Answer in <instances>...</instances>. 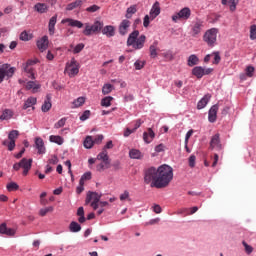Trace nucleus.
I'll return each mask as SVG.
<instances>
[{
	"label": "nucleus",
	"instance_id": "nucleus-1",
	"mask_svg": "<svg viewBox=\"0 0 256 256\" xmlns=\"http://www.w3.org/2000/svg\"><path fill=\"white\" fill-rule=\"evenodd\" d=\"M173 181V168L167 164L158 168L150 167L144 171V183L156 189H164Z\"/></svg>",
	"mask_w": 256,
	"mask_h": 256
},
{
	"label": "nucleus",
	"instance_id": "nucleus-2",
	"mask_svg": "<svg viewBox=\"0 0 256 256\" xmlns=\"http://www.w3.org/2000/svg\"><path fill=\"white\" fill-rule=\"evenodd\" d=\"M147 37L145 35L139 36V30H134L132 33L129 34L127 39V47H133L135 51H139L145 47V41Z\"/></svg>",
	"mask_w": 256,
	"mask_h": 256
},
{
	"label": "nucleus",
	"instance_id": "nucleus-3",
	"mask_svg": "<svg viewBox=\"0 0 256 256\" xmlns=\"http://www.w3.org/2000/svg\"><path fill=\"white\" fill-rule=\"evenodd\" d=\"M101 197H103V194L89 191L86 195L85 205H89L90 203V207H92L94 211H97L99 209V201H101Z\"/></svg>",
	"mask_w": 256,
	"mask_h": 256
},
{
	"label": "nucleus",
	"instance_id": "nucleus-4",
	"mask_svg": "<svg viewBox=\"0 0 256 256\" xmlns=\"http://www.w3.org/2000/svg\"><path fill=\"white\" fill-rule=\"evenodd\" d=\"M217 33H219V29L211 28L208 29L203 36V40L207 43L208 47H215V43H217Z\"/></svg>",
	"mask_w": 256,
	"mask_h": 256
},
{
	"label": "nucleus",
	"instance_id": "nucleus-5",
	"mask_svg": "<svg viewBox=\"0 0 256 256\" xmlns=\"http://www.w3.org/2000/svg\"><path fill=\"white\" fill-rule=\"evenodd\" d=\"M103 29V22L96 20L92 25L89 23L85 24V29L83 30V35L86 37H91L93 33H98V31H102Z\"/></svg>",
	"mask_w": 256,
	"mask_h": 256
},
{
	"label": "nucleus",
	"instance_id": "nucleus-6",
	"mask_svg": "<svg viewBox=\"0 0 256 256\" xmlns=\"http://www.w3.org/2000/svg\"><path fill=\"white\" fill-rule=\"evenodd\" d=\"M191 17V8L184 7L179 12L172 15V21L177 23L178 21H187Z\"/></svg>",
	"mask_w": 256,
	"mask_h": 256
},
{
	"label": "nucleus",
	"instance_id": "nucleus-7",
	"mask_svg": "<svg viewBox=\"0 0 256 256\" xmlns=\"http://www.w3.org/2000/svg\"><path fill=\"white\" fill-rule=\"evenodd\" d=\"M15 75V67H11L9 64H2L0 66V83H3L5 77H13Z\"/></svg>",
	"mask_w": 256,
	"mask_h": 256
},
{
	"label": "nucleus",
	"instance_id": "nucleus-8",
	"mask_svg": "<svg viewBox=\"0 0 256 256\" xmlns=\"http://www.w3.org/2000/svg\"><path fill=\"white\" fill-rule=\"evenodd\" d=\"M39 63V60H27L26 63L22 65V69L24 73H27L29 79H32V81H35V72L33 69V65H37Z\"/></svg>",
	"mask_w": 256,
	"mask_h": 256
},
{
	"label": "nucleus",
	"instance_id": "nucleus-9",
	"mask_svg": "<svg viewBox=\"0 0 256 256\" xmlns=\"http://www.w3.org/2000/svg\"><path fill=\"white\" fill-rule=\"evenodd\" d=\"M81 65L77 60L73 57L71 60L66 63V70L69 71V77H75V75L79 74V69Z\"/></svg>",
	"mask_w": 256,
	"mask_h": 256
},
{
	"label": "nucleus",
	"instance_id": "nucleus-10",
	"mask_svg": "<svg viewBox=\"0 0 256 256\" xmlns=\"http://www.w3.org/2000/svg\"><path fill=\"white\" fill-rule=\"evenodd\" d=\"M129 27H131V21L129 19H124L118 26V33L122 37H125L129 33Z\"/></svg>",
	"mask_w": 256,
	"mask_h": 256
},
{
	"label": "nucleus",
	"instance_id": "nucleus-11",
	"mask_svg": "<svg viewBox=\"0 0 256 256\" xmlns=\"http://www.w3.org/2000/svg\"><path fill=\"white\" fill-rule=\"evenodd\" d=\"M192 37H197L203 31V20L196 19L191 25Z\"/></svg>",
	"mask_w": 256,
	"mask_h": 256
},
{
	"label": "nucleus",
	"instance_id": "nucleus-12",
	"mask_svg": "<svg viewBox=\"0 0 256 256\" xmlns=\"http://www.w3.org/2000/svg\"><path fill=\"white\" fill-rule=\"evenodd\" d=\"M159 15H161V3H159V1H156L152 5L150 12H149L151 21H153L154 19H157V17H159Z\"/></svg>",
	"mask_w": 256,
	"mask_h": 256
},
{
	"label": "nucleus",
	"instance_id": "nucleus-13",
	"mask_svg": "<svg viewBox=\"0 0 256 256\" xmlns=\"http://www.w3.org/2000/svg\"><path fill=\"white\" fill-rule=\"evenodd\" d=\"M34 143L38 155H45V153H47V149L45 148V142L43 141V138L36 137Z\"/></svg>",
	"mask_w": 256,
	"mask_h": 256
},
{
	"label": "nucleus",
	"instance_id": "nucleus-14",
	"mask_svg": "<svg viewBox=\"0 0 256 256\" xmlns=\"http://www.w3.org/2000/svg\"><path fill=\"white\" fill-rule=\"evenodd\" d=\"M36 45L39 51H41V53L47 51V49H49V37L46 35L43 36L42 38L37 40Z\"/></svg>",
	"mask_w": 256,
	"mask_h": 256
},
{
	"label": "nucleus",
	"instance_id": "nucleus-15",
	"mask_svg": "<svg viewBox=\"0 0 256 256\" xmlns=\"http://www.w3.org/2000/svg\"><path fill=\"white\" fill-rule=\"evenodd\" d=\"M33 165V159L22 158L20 161V167L23 169V175H28Z\"/></svg>",
	"mask_w": 256,
	"mask_h": 256
},
{
	"label": "nucleus",
	"instance_id": "nucleus-16",
	"mask_svg": "<svg viewBox=\"0 0 256 256\" xmlns=\"http://www.w3.org/2000/svg\"><path fill=\"white\" fill-rule=\"evenodd\" d=\"M217 111H219V104H214L208 111L209 123H215L217 121Z\"/></svg>",
	"mask_w": 256,
	"mask_h": 256
},
{
	"label": "nucleus",
	"instance_id": "nucleus-17",
	"mask_svg": "<svg viewBox=\"0 0 256 256\" xmlns=\"http://www.w3.org/2000/svg\"><path fill=\"white\" fill-rule=\"evenodd\" d=\"M209 101H211V94H206L204 95L197 103V109L201 110V109H205L209 103Z\"/></svg>",
	"mask_w": 256,
	"mask_h": 256
},
{
	"label": "nucleus",
	"instance_id": "nucleus-18",
	"mask_svg": "<svg viewBox=\"0 0 256 256\" xmlns=\"http://www.w3.org/2000/svg\"><path fill=\"white\" fill-rule=\"evenodd\" d=\"M98 161H103L104 165H111V160H109V154L105 148L97 155Z\"/></svg>",
	"mask_w": 256,
	"mask_h": 256
},
{
	"label": "nucleus",
	"instance_id": "nucleus-19",
	"mask_svg": "<svg viewBox=\"0 0 256 256\" xmlns=\"http://www.w3.org/2000/svg\"><path fill=\"white\" fill-rule=\"evenodd\" d=\"M153 139H155V132L153 129L148 128L147 132L143 133V141L149 145V143L153 142Z\"/></svg>",
	"mask_w": 256,
	"mask_h": 256
},
{
	"label": "nucleus",
	"instance_id": "nucleus-20",
	"mask_svg": "<svg viewBox=\"0 0 256 256\" xmlns=\"http://www.w3.org/2000/svg\"><path fill=\"white\" fill-rule=\"evenodd\" d=\"M51 94L46 95V99L44 100V103L42 104L41 111L43 113H47L51 110V107H53V104L51 103Z\"/></svg>",
	"mask_w": 256,
	"mask_h": 256
},
{
	"label": "nucleus",
	"instance_id": "nucleus-21",
	"mask_svg": "<svg viewBox=\"0 0 256 256\" xmlns=\"http://www.w3.org/2000/svg\"><path fill=\"white\" fill-rule=\"evenodd\" d=\"M102 35H105L108 38L115 37V26L107 25L102 27Z\"/></svg>",
	"mask_w": 256,
	"mask_h": 256
},
{
	"label": "nucleus",
	"instance_id": "nucleus-22",
	"mask_svg": "<svg viewBox=\"0 0 256 256\" xmlns=\"http://www.w3.org/2000/svg\"><path fill=\"white\" fill-rule=\"evenodd\" d=\"M55 25H57V14L52 16L48 23V33L49 35H55Z\"/></svg>",
	"mask_w": 256,
	"mask_h": 256
},
{
	"label": "nucleus",
	"instance_id": "nucleus-23",
	"mask_svg": "<svg viewBox=\"0 0 256 256\" xmlns=\"http://www.w3.org/2000/svg\"><path fill=\"white\" fill-rule=\"evenodd\" d=\"M222 5H229L230 11L233 13L237 10V5H239V0H221Z\"/></svg>",
	"mask_w": 256,
	"mask_h": 256
},
{
	"label": "nucleus",
	"instance_id": "nucleus-24",
	"mask_svg": "<svg viewBox=\"0 0 256 256\" xmlns=\"http://www.w3.org/2000/svg\"><path fill=\"white\" fill-rule=\"evenodd\" d=\"M210 147L212 149H221V140L219 138V134H215L212 136L210 141Z\"/></svg>",
	"mask_w": 256,
	"mask_h": 256
},
{
	"label": "nucleus",
	"instance_id": "nucleus-25",
	"mask_svg": "<svg viewBox=\"0 0 256 256\" xmlns=\"http://www.w3.org/2000/svg\"><path fill=\"white\" fill-rule=\"evenodd\" d=\"M62 23H68L70 27H77L78 29H82L83 27V22L71 18L62 20Z\"/></svg>",
	"mask_w": 256,
	"mask_h": 256
},
{
	"label": "nucleus",
	"instance_id": "nucleus-26",
	"mask_svg": "<svg viewBox=\"0 0 256 256\" xmlns=\"http://www.w3.org/2000/svg\"><path fill=\"white\" fill-rule=\"evenodd\" d=\"M12 118H13V110L5 109L3 110L0 116V121H9V119H12Z\"/></svg>",
	"mask_w": 256,
	"mask_h": 256
},
{
	"label": "nucleus",
	"instance_id": "nucleus-27",
	"mask_svg": "<svg viewBox=\"0 0 256 256\" xmlns=\"http://www.w3.org/2000/svg\"><path fill=\"white\" fill-rule=\"evenodd\" d=\"M26 89L28 91H31V89H32L33 93H37V91H39V89H41V85L37 84L35 81H28L26 84Z\"/></svg>",
	"mask_w": 256,
	"mask_h": 256
},
{
	"label": "nucleus",
	"instance_id": "nucleus-28",
	"mask_svg": "<svg viewBox=\"0 0 256 256\" xmlns=\"http://www.w3.org/2000/svg\"><path fill=\"white\" fill-rule=\"evenodd\" d=\"M188 67H195V65H199V57L197 55L192 54L187 59Z\"/></svg>",
	"mask_w": 256,
	"mask_h": 256
},
{
	"label": "nucleus",
	"instance_id": "nucleus-29",
	"mask_svg": "<svg viewBox=\"0 0 256 256\" xmlns=\"http://www.w3.org/2000/svg\"><path fill=\"white\" fill-rule=\"evenodd\" d=\"M49 141L50 143H55L56 145H63V143H65V139L59 135H50Z\"/></svg>",
	"mask_w": 256,
	"mask_h": 256
},
{
	"label": "nucleus",
	"instance_id": "nucleus-30",
	"mask_svg": "<svg viewBox=\"0 0 256 256\" xmlns=\"http://www.w3.org/2000/svg\"><path fill=\"white\" fill-rule=\"evenodd\" d=\"M35 105H37V98L36 97H29L24 102L23 109L27 110V109H29V107H33Z\"/></svg>",
	"mask_w": 256,
	"mask_h": 256
},
{
	"label": "nucleus",
	"instance_id": "nucleus-31",
	"mask_svg": "<svg viewBox=\"0 0 256 256\" xmlns=\"http://www.w3.org/2000/svg\"><path fill=\"white\" fill-rule=\"evenodd\" d=\"M83 3H84V0H76L74 2H71L66 6V11H73V9H77V7H81Z\"/></svg>",
	"mask_w": 256,
	"mask_h": 256
},
{
	"label": "nucleus",
	"instance_id": "nucleus-32",
	"mask_svg": "<svg viewBox=\"0 0 256 256\" xmlns=\"http://www.w3.org/2000/svg\"><path fill=\"white\" fill-rule=\"evenodd\" d=\"M203 67L202 66H195L192 69V75H194V77H196L197 79H202L203 77Z\"/></svg>",
	"mask_w": 256,
	"mask_h": 256
},
{
	"label": "nucleus",
	"instance_id": "nucleus-33",
	"mask_svg": "<svg viewBox=\"0 0 256 256\" xmlns=\"http://www.w3.org/2000/svg\"><path fill=\"white\" fill-rule=\"evenodd\" d=\"M34 9L37 11V13L43 14V13H47L49 7L45 3H37L34 6Z\"/></svg>",
	"mask_w": 256,
	"mask_h": 256
},
{
	"label": "nucleus",
	"instance_id": "nucleus-34",
	"mask_svg": "<svg viewBox=\"0 0 256 256\" xmlns=\"http://www.w3.org/2000/svg\"><path fill=\"white\" fill-rule=\"evenodd\" d=\"M130 159H143V153H141L138 149H131L129 151Z\"/></svg>",
	"mask_w": 256,
	"mask_h": 256
},
{
	"label": "nucleus",
	"instance_id": "nucleus-35",
	"mask_svg": "<svg viewBox=\"0 0 256 256\" xmlns=\"http://www.w3.org/2000/svg\"><path fill=\"white\" fill-rule=\"evenodd\" d=\"M83 145L85 149H93V146L95 145L93 136H86Z\"/></svg>",
	"mask_w": 256,
	"mask_h": 256
},
{
	"label": "nucleus",
	"instance_id": "nucleus-36",
	"mask_svg": "<svg viewBox=\"0 0 256 256\" xmlns=\"http://www.w3.org/2000/svg\"><path fill=\"white\" fill-rule=\"evenodd\" d=\"M70 233H79L81 231V225L78 222L72 221L69 224Z\"/></svg>",
	"mask_w": 256,
	"mask_h": 256
},
{
	"label": "nucleus",
	"instance_id": "nucleus-37",
	"mask_svg": "<svg viewBox=\"0 0 256 256\" xmlns=\"http://www.w3.org/2000/svg\"><path fill=\"white\" fill-rule=\"evenodd\" d=\"M135 13H137V5L128 7L125 14L126 19H131Z\"/></svg>",
	"mask_w": 256,
	"mask_h": 256
},
{
	"label": "nucleus",
	"instance_id": "nucleus-38",
	"mask_svg": "<svg viewBox=\"0 0 256 256\" xmlns=\"http://www.w3.org/2000/svg\"><path fill=\"white\" fill-rule=\"evenodd\" d=\"M159 45V42L154 41L152 45H150L149 51H150V57L151 59H155L157 57V46Z\"/></svg>",
	"mask_w": 256,
	"mask_h": 256
},
{
	"label": "nucleus",
	"instance_id": "nucleus-39",
	"mask_svg": "<svg viewBox=\"0 0 256 256\" xmlns=\"http://www.w3.org/2000/svg\"><path fill=\"white\" fill-rule=\"evenodd\" d=\"M115 89V87L110 84V83H107V84H104L103 87H102V93L104 95H109V93H111V91H113Z\"/></svg>",
	"mask_w": 256,
	"mask_h": 256
},
{
	"label": "nucleus",
	"instance_id": "nucleus-40",
	"mask_svg": "<svg viewBox=\"0 0 256 256\" xmlns=\"http://www.w3.org/2000/svg\"><path fill=\"white\" fill-rule=\"evenodd\" d=\"M111 101H113L112 96H106L101 100L102 107H111Z\"/></svg>",
	"mask_w": 256,
	"mask_h": 256
},
{
	"label": "nucleus",
	"instance_id": "nucleus-41",
	"mask_svg": "<svg viewBox=\"0 0 256 256\" xmlns=\"http://www.w3.org/2000/svg\"><path fill=\"white\" fill-rule=\"evenodd\" d=\"M7 191H17L19 190V185L16 182H10L6 185Z\"/></svg>",
	"mask_w": 256,
	"mask_h": 256
},
{
	"label": "nucleus",
	"instance_id": "nucleus-42",
	"mask_svg": "<svg viewBox=\"0 0 256 256\" xmlns=\"http://www.w3.org/2000/svg\"><path fill=\"white\" fill-rule=\"evenodd\" d=\"M19 137V131L18 130H11L8 134L9 141H15Z\"/></svg>",
	"mask_w": 256,
	"mask_h": 256
},
{
	"label": "nucleus",
	"instance_id": "nucleus-43",
	"mask_svg": "<svg viewBox=\"0 0 256 256\" xmlns=\"http://www.w3.org/2000/svg\"><path fill=\"white\" fill-rule=\"evenodd\" d=\"M2 145H5L8 147V151H13V149H15V140H10L7 141L5 140Z\"/></svg>",
	"mask_w": 256,
	"mask_h": 256
},
{
	"label": "nucleus",
	"instance_id": "nucleus-44",
	"mask_svg": "<svg viewBox=\"0 0 256 256\" xmlns=\"http://www.w3.org/2000/svg\"><path fill=\"white\" fill-rule=\"evenodd\" d=\"M53 211V206H49V207H46V208H42L40 209L39 211V215L41 217H45V215H47V213H51Z\"/></svg>",
	"mask_w": 256,
	"mask_h": 256
},
{
	"label": "nucleus",
	"instance_id": "nucleus-45",
	"mask_svg": "<svg viewBox=\"0 0 256 256\" xmlns=\"http://www.w3.org/2000/svg\"><path fill=\"white\" fill-rule=\"evenodd\" d=\"M65 123H67V118H61L54 124V129H61V127H65Z\"/></svg>",
	"mask_w": 256,
	"mask_h": 256
},
{
	"label": "nucleus",
	"instance_id": "nucleus-46",
	"mask_svg": "<svg viewBox=\"0 0 256 256\" xmlns=\"http://www.w3.org/2000/svg\"><path fill=\"white\" fill-rule=\"evenodd\" d=\"M83 49H85V44H83V43L77 44L73 49L74 55H77L78 53H81L83 51Z\"/></svg>",
	"mask_w": 256,
	"mask_h": 256
},
{
	"label": "nucleus",
	"instance_id": "nucleus-47",
	"mask_svg": "<svg viewBox=\"0 0 256 256\" xmlns=\"http://www.w3.org/2000/svg\"><path fill=\"white\" fill-rule=\"evenodd\" d=\"M134 67H135L136 71H141V69H143V67H145V61L136 60L134 62Z\"/></svg>",
	"mask_w": 256,
	"mask_h": 256
},
{
	"label": "nucleus",
	"instance_id": "nucleus-48",
	"mask_svg": "<svg viewBox=\"0 0 256 256\" xmlns=\"http://www.w3.org/2000/svg\"><path fill=\"white\" fill-rule=\"evenodd\" d=\"M32 37L27 33V31H23L20 34V41H31Z\"/></svg>",
	"mask_w": 256,
	"mask_h": 256
},
{
	"label": "nucleus",
	"instance_id": "nucleus-49",
	"mask_svg": "<svg viewBox=\"0 0 256 256\" xmlns=\"http://www.w3.org/2000/svg\"><path fill=\"white\" fill-rule=\"evenodd\" d=\"M85 103V98L84 97H78L76 100L73 101L74 107H81Z\"/></svg>",
	"mask_w": 256,
	"mask_h": 256
},
{
	"label": "nucleus",
	"instance_id": "nucleus-50",
	"mask_svg": "<svg viewBox=\"0 0 256 256\" xmlns=\"http://www.w3.org/2000/svg\"><path fill=\"white\" fill-rule=\"evenodd\" d=\"M242 245L245 249V252L247 253V255H251L253 253V248L251 245L247 244V242L243 241Z\"/></svg>",
	"mask_w": 256,
	"mask_h": 256
},
{
	"label": "nucleus",
	"instance_id": "nucleus-51",
	"mask_svg": "<svg viewBox=\"0 0 256 256\" xmlns=\"http://www.w3.org/2000/svg\"><path fill=\"white\" fill-rule=\"evenodd\" d=\"M250 39H251V41H255L256 40V25L255 24H253L250 27Z\"/></svg>",
	"mask_w": 256,
	"mask_h": 256
},
{
	"label": "nucleus",
	"instance_id": "nucleus-52",
	"mask_svg": "<svg viewBox=\"0 0 256 256\" xmlns=\"http://www.w3.org/2000/svg\"><path fill=\"white\" fill-rule=\"evenodd\" d=\"M91 117V111L85 110L82 115L80 116V121H87Z\"/></svg>",
	"mask_w": 256,
	"mask_h": 256
},
{
	"label": "nucleus",
	"instance_id": "nucleus-53",
	"mask_svg": "<svg viewBox=\"0 0 256 256\" xmlns=\"http://www.w3.org/2000/svg\"><path fill=\"white\" fill-rule=\"evenodd\" d=\"M99 9H101V7L94 4V5L89 6L88 8H86V11L88 13H97V11H99Z\"/></svg>",
	"mask_w": 256,
	"mask_h": 256
},
{
	"label": "nucleus",
	"instance_id": "nucleus-54",
	"mask_svg": "<svg viewBox=\"0 0 256 256\" xmlns=\"http://www.w3.org/2000/svg\"><path fill=\"white\" fill-rule=\"evenodd\" d=\"M103 139H104L103 134L95 136V138L93 139L94 145H101V143H103Z\"/></svg>",
	"mask_w": 256,
	"mask_h": 256
},
{
	"label": "nucleus",
	"instance_id": "nucleus-55",
	"mask_svg": "<svg viewBox=\"0 0 256 256\" xmlns=\"http://www.w3.org/2000/svg\"><path fill=\"white\" fill-rule=\"evenodd\" d=\"M196 160H197V157L193 154L189 157L188 163H189V167H191V169H193V167H195Z\"/></svg>",
	"mask_w": 256,
	"mask_h": 256
},
{
	"label": "nucleus",
	"instance_id": "nucleus-56",
	"mask_svg": "<svg viewBox=\"0 0 256 256\" xmlns=\"http://www.w3.org/2000/svg\"><path fill=\"white\" fill-rule=\"evenodd\" d=\"M151 16L149 15H145L144 19H143V27L147 28L149 27L150 23H151Z\"/></svg>",
	"mask_w": 256,
	"mask_h": 256
},
{
	"label": "nucleus",
	"instance_id": "nucleus-57",
	"mask_svg": "<svg viewBox=\"0 0 256 256\" xmlns=\"http://www.w3.org/2000/svg\"><path fill=\"white\" fill-rule=\"evenodd\" d=\"M253 73H255V67H253V66H248V67L246 68V75H247L248 77H253Z\"/></svg>",
	"mask_w": 256,
	"mask_h": 256
},
{
	"label": "nucleus",
	"instance_id": "nucleus-58",
	"mask_svg": "<svg viewBox=\"0 0 256 256\" xmlns=\"http://www.w3.org/2000/svg\"><path fill=\"white\" fill-rule=\"evenodd\" d=\"M221 62V56L219 55V52H214V65H219Z\"/></svg>",
	"mask_w": 256,
	"mask_h": 256
},
{
	"label": "nucleus",
	"instance_id": "nucleus-59",
	"mask_svg": "<svg viewBox=\"0 0 256 256\" xmlns=\"http://www.w3.org/2000/svg\"><path fill=\"white\" fill-rule=\"evenodd\" d=\"M7 224L6 223H2L0 224V234L1 235H6L7 233Z\"/></svg>",
	"mask_w": 256,
	"mask_h": 256
},
{
	"label": "nucleus",
	"instance_id": "nucleus-60",
	"mask_svg": "<svg viewBox=\"0 0 256 256\" xmlns=\"http://www.w3.org/2000/svg\"><path fill=\"white\" fill-rule=\"evenodd\" d=\"M15 233H17V231H15V229L7 228L5 235H7L8 237H15Z\"/></svg>",
	"mask_w": 256,
	"mask_h": 256
},
{
	"label": "nucleus",
	"instance_id": "nucleus-61",
	"mask_svg": "<svg viewBox=\"0 0 256 256\" xmlns=\"http://www.w3.org/2000/svg\"><path fill=\"white\" fill-rule=\"evenodd\" d=\"M154 150L156 151V153H163V151H165V145L159 144L155 146Z\"/></svg>",
	"mask_w": 256,
	"mask_h": 256
},
{
	"label": "nucleus",
	"instance_id": "nucleus-62",
	"mask_svg": "<svg viewBox=\"0 0 256 256\" xmlns=\"http://www.w3.org/2000/svg\"><path fill=\"white\" fill-rule=\"evenodd\" d=\"M127 199H129V191L126 190L120 195V201H127Z\"/></svg>",
	"mask_w": 256,
	"mask_h": 256
},
{
	"label": "nucleus",
	"instance_id": "nucleus-63",
	"mask_svg": "<svg viewBox=\"0 0 256 256\" xmlns=\"http://www.w3.org/2000/svg\"><path fill=\"white\" fill-rule=\"evenodd\" d=\"M141 125H143V120H141V119L136 120V122L134 124V128H133L134 132L137 131L139 129V127H141Z\"/></svg>",
	"mask_w": 256,
	"mask_h": 256
},
{
	"label": "nucleus",
	"instance_id": "nucleus-64",
	"mask_svg": "<svg viewBox=\"0 0 256 256\" xmlns=\"http://www.w3.org/2000/svg\"><path fill=\"white\" fill-rule=\"evenodd\" d=\"M82 180L84 181H91V172H85L82 176H81Z\"/></svg>",
	"mask_w": 256,
	"mask_h": 256
}]
</instances>
